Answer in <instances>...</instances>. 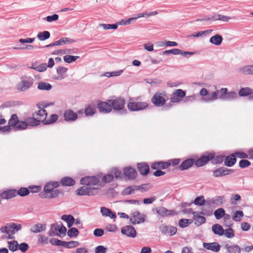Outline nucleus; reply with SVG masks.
Here are the masks:
<instances>
[{
    "instance_id": "5701e85b",
    "label": "nucleus",
    "mask_w": 253,
    "mask_h": 253,
    "mask_svg": "<svg viewBox=\"0 0 253 253\" xmlns=\"http://www.w3.org/2000/svg\"><path fill=\"white\" fill-rule=\"evenodd\" d=\"M33 116H34L39 122H45L46 121L45 119L47 117V113L45 110L44 109H41L38 111V112L35 113L33 114Z\"/></svg>"
},
{
    "instance_id": "412c9836",
    "label": "nucleus",
    "mask_w": 253,
    "mask_h": 253,
    "mask_svg": "<svg viewBox=\"0 0 253 253\" xmlns=\"http://www.w3.org/2000/svg\"><path fill=\"white\" fill-rule=\"evenodd\" d=\"M124 174L128 179H133L137 175V172L131 167H126L124 169Z\"/></svg>"
},
{
    "instance_id": "f8f14e48",
    "label": "nucleus",
    "mask_w": 253,
    "mask_h": 253,
    "mask_svg": "<svg viewBox=\"0 0 253 253\" xmlns=\"http://www.w3.org/2000/svg\"><path fill=\"white\" fill-rule=\"evenodd\" d=\"M192 209H189V211L192 213L193 215V220L194 223L197 226H200L206 222V218L201 215L204 214L203 212H198L197 211H192Z\"/></svg>"
},
{
    "instance_id": "cd10ccee",
    "label": "nucleus",
    "mask_w": 253,
    "mask_h": 253,
    "mask_svg": "<svg viewBox=\"0 0 253 253\" xmlns=\"http://www.w3.org/2000/svg\"><path fill=\"white\" fill-rule=\"evenodd\" d=\"M46 229V225L44 224L38 223L33 225L31 228L30 231L33 233H40Z\"/></svg>"
},
{
    "instance_id": "a878e982",
    "label": "nucleus",
    "mask_w": 253,
    "mask_h": 253,
    "mask_svg": "<svg viewBox=\"0 0 253 253\" xmlns=\"http://www.w3.org/2000/svg\"><path fill=\"white\" fill-rule=\"evenodd\" d=\"M100 212L103 216H108L111 219H114L116 217L115 213H113L110 209L106 207H101Z\"/></svg>"
},
{
    "instance_id": "e2e57ef3",
    "label": "nucleus",
    "mask_w": 253,
    "mask_h": 253,
    "mask_svg": "<svg viewBox=\"0 0 253 253\" xmlns=\"http://www.w3.org/2000/svg\"><path fill=\"white\" fill-rule=\"evenodd\" d=\"M59 16L56 14H54L51 16H47L46 17L43 18L44 20H45L46 21L48 22H52L54 21H56L58 19Z\"/></svg>"
},
{
    "instance_id": "8fccbe9b",
    "label": "nucleus",
    "mask_w": 253,
    "mask_h": 253,
    "mask_svg": "<svg viewBox=\"0 0 253 253\" xmlns=\"http://www.w3.org/2000/svg\"><path fill=\"white\" fill-rule=\"evenodd\" d=\"M193 220L188 219H181L179 221V226L181 228H185L192 223Z\"/></svg>"
},
{
    "instance_id": "052dcab7",
    "label": "nucleus",
    "mask_w": 253,
    "mask_h": 253,
    "mask_svg": "<svg viewBox=\"0 0 253 253\" xmlns=\"http://www.w3.org/2000/svg\"><path fill=\"white\" fill-rule=\"evenodd\" d=\"M48 242V239L44 235L41 234L38 236V242L43 245L47 244Z\"/></svg>"
},
{
    "instance_id": "39448f33",
    "label": "nucleus",
    "mask_w": 253,
    "mask_h": 253,
    "mask_svg": "<svg viewBox=\"0 0 253 253\" xmlns=\"http://www.w3.org/2000/svg\"><path fill=\"white\" fill-rule=\"evenodd\" d=\"M167 93L165 91H158L156 92L151 99L152 102L155 106L161 107L165 104L167 97Z\"/></svg>"
},
{
    "instance_id": "69168bd1",
    "label": "nucleus",
    "mask_w": 253,
    "mask_h": 253,
    "mask_svg": "<svg viewBox=\"0 0 253 253\" xmlns=\"http://www.w3.org/2000/svg\"><path fill=\"white\" fill-rule=\"evenodd\" d=\"M107 251V248L101 245L98 246L95 249V253H106Z\"/></svg>"
},
{
    "instance_id": "c85d7f7f",
    "label": "nucleus",
    "mask_w": 253,
    "mask_h": 253,
    "mask_svg": "<svg viewBox=\"0 0 253 253\" xmlns=\"http://www.w3.org/2000/svg\"><path fill=\"white\" fill-rule=\"evenodd\" d=\"M137 168L139 172L142 175H147L149 172V167L145 163L138 164Z\"/></svg>"
},
{
    "instance_id": "680f3d73",
    "label": "nucleus",
    "mask_w": 253,
    "mask_h": 253,
    "mask_svg": "<svg viewBox=\"0 0 253 253\" xmlns=\"http://www.w3.org/2000/svg\"><path fill=\"white\" fill-rule=\"evenodd\" d=\"M134 191H135L134 186H128L123 190V194L124 195H130L133 193Z\"/></svg>"
},
{
    "instance_id": "37998d69",
    "label": "nucleus",
    "mask_w": 253,
    "mask_h": 253,
    "mask_svg": "<svg viewBox=\"0 0 253 253\" xmlns=\"http://www.w3.org/2000/svg\"><path fill=\"white\" fill-rule=\"evenodd\" d=\"M51 88L52 86L50 84L45 82H40L38 85V88L40 90H49Z\"/></svg>"
},
{
    "instance_id": "bf43d9fd",
    "label": "nucleus",
    "mask_w": 253,
    "mask_h": 253,
    "mask_svg": "<svg viewBox=\"0 0 253 253\" xmlns=\"http://www.w3.org/2000/svg\"><path fill=\"white\" fill-rule=\"evenodd\" d=\"M58 118V116L56 114H52L50 115V119L46 120L45 122H44V124H50L54 123Z\"/></svg>"
},
{
    "instance_id": "864d4df0",
    "label": "nucleus",
    "mask_w": 253,
    "mask_h": 253,
    "mask_svg": "<svg viewBox=\"0 0 253 253\" xmlns=\"http://www.w3.org/2000/svg\"><path fill=\"white\" fill-rule=\"evenodd\" d=\"M78 56H72V55H65L63 57V59L65 62L70 63L75 61L76 60L79 58Z\"/></svg>"
},
{
    "instance_id": "f03ea898",
    "label": "nucleus",
    "mask_w": 253,
    "mask_h": 253,
    "mask_svg": "<svg viewBox=\"0 0 253 253\" xmlns=\"http://www.w3.org/2000/svg\"><path fill=\"white\" fill-rule=\"evenodd\" d=\"M8 126H9V131L10 130V127H12L15 130H22L25 129L26 124L23 122V121H19L18 117L16 114H12L8 122Z\"/></svg>"
},
{
    "instance_id": "4468645a",
    "label": "nucleus",
    "mask_w": 253,
    "mask_h": 253,
    "mask_svg": "<svg viewBox=\"0 0 253 253\" xmlns=\"http://www.w3.org/2000/svg\"><path fill=\"white\" fill-rule=\"evenodd\" d=\"M99 182V180L95 176H86L81 179V183L83 185H86L88 187L91 185H95Z\"/></svg>"
},
{
    "instance_id": "c756f323",
    "label": "nucleus",
    "mask_w": 253,
    "mask_h": 253,
    "mask_svg": "<svg viewBox=\"0 0 253 253\" xmlns=\"http://www.w3.org/2000/svg\"><path fill=\"white\" fill-rule=\"evenodd\" d=\"M194 163L193 159H189L183 161L179 166V169L181 170H185L191 167Z\"/></svg>"
},
{
    "instance_id": "6e6d98bb",
    "label": "nucleus",
    "mask_w": 253,
    "mask_h": 253,
    "mask_svg": "<svg viewBox=\"0 0 253 253\" xmlns=\"http://www.w3.org/2000/svg\"><path fill=\"white\" fill-rule=\"evenodd\" d=\"M223 235L228 238H232L235 236L234 230L231 228L225 230Z\"/></svg>"
},
{
    "instance_id": "2eb2a0df",
    "label": "nucleus",
    "mask_w": 253,
    "mask_h": 253,
    "mask_svg": "<svg viewBox=\"0 0 253 253\" xmlns=\"http://www.w3.org/2000/svg\"><path fill=\"white\" fill-rule=\"evenodd\" d=\"M160 230L163 234L172 236L176 233L177 228L174 226H168L163 224L160 226Z\"/></svg>"
},
{
    "instance_id": "a211bd4d",
    "label": "nucleus",
    "mask_w": 253,
    "mask_h": 253,
    "mask_svg": "<svg viewBox=\"0 0 253 253\" xmlns=\"http://www.w3.org/2000/svg\"><path fill=\"white\" fill-rule=\"evenodd\" d=\"M97 108L99 111L103 113H108L112 111V107L110 103L101 102L98 103Z\"/></svg>"
},
{
    "instance_id": "20e7f679",
    "label": "nucleus",
    "mask_w": 253,
    "mask_h": 253,
    "mask_svg": "<svg viewBox=\"0 0 253 253\" xmlns=\"http://www.w3.org/2000/svg\"><path fill=\"white\" fill-rule=\"evenodd\" d=\"M34 80L30 77H23L21 81L17 84V89L22 92L25 91L32 86Z\"/></svg>"
},
{
    "instance_id": "13d9d810",
    "label": "nucleus",
    "mask_w": 253,
    "mask_h": 253,
    "mask_svg": "<svg viewBox=\"0 0 253 253\" xmlns=\"http://www.w3.org/2000/svg\"><path fill=\"white\" fill-rule=\"evenodd\" d=\"M67 234L71 238L76 237L79 234V231L76 228H71L68 230Z\"/></svg>"
},
{
    "instance_id": "a18cd8bd",
    "label": "nucleus",
    "mask_w": 253,
    "mask_h": 253,
    "mask_svg": "<svg viewBox=\"0 0 253 253\" xmlns=\"http://www.w3.org/2000/svg\"><path fill=\"white\" fill-rule=\"evenodd\" d=\"M67 70L68 69L64 67H59L57 68V73L59 75V79L60 80L65 78V74L67 72Z\"/></svg>"
},
{
    "instance_id": "2f4dec72",
    "label": "nucleus",
    "mask_w": 253,
    "mask_h": 253,
    "mask_svg": "<svg viewBox=\"0 0 253 253\" xmlns=\"http://www.w3.org/2000/svg\"><path fill=\"white\" fill-rule=\"evenodd\" d=\"M59 185L58 182H49L47 183L44 187V191L47 194L54 189L57 188Z\"/></svg>"
},
{
    "instance_id": "49530a36",
    "label": "nucleus",
    "mask_w": 253,
    "mask_h": 253,
    "mask_svg": "<svg viewBox=\"0 0 253 253\" xmlns=\"http://www.w3.org/2000/svg\"><path fill=\"white\" fill-rule=\"evenodd\" d=\"M226 171L224 170V168L221 167L213 171V175L214 177H218L219 176H222L226 175Z\"/></svg>"
},
{
    "instance_id": "c03bdc74",
    "label": "nucleus",
    "mask_w": 253,
    "mask_h": 253,
    "mask_svg": "<svg viewBox=\"0 0 253 253\" xmlns=\"http://www.w3.org/2000/svg\"><path fill=\"white\" fill-rule=\"evenodd\" d=\"M252 89L249 87H243L240 89L239 95L240 96H245L251 94L252 93Z\"/></svg>"
},
{
    "instance_id": "6e6552de",
    "label": "nucleus",
    "mask_w": 253,
    "mask_h": 253,
    "mask_svg": "<svg viewBox=\"0 0 253 253\" xmlns=\"http://www.w3.org/2000/svg\"><path fill=\"white\" fill-rule=\"evenodd\" d=\"M221 94L219 96V99L221 100H232L237 98L238 95L235 91L227 92V88H221Z\"/></svg>"
},
{
    "instance_id": "4c0bfd02",
    "label": "nucleus",
    "mask_w": 253,
    "mask_h": 253,
    "mask_svg": "<svg viewBox=\"0 0 253 253\" xmlns=\"http://www.w3.org/2000/svg\"><path fill=\"white\" fill-rule=\"evenodd\" d=\"M61 183L64 186H70L74 185L75 183V180L70 177H65L61 180Z\"/></svg>"
},
{
    "instance_id": "aec40b11",
    "label": "nucleus",
    "mask_w": 253,
    "mask_h": 253,
    "mask_svg": "<svg viewBox=\"0 0 253 253\" xmlns=\"http://www.w3.org/2000/svg\"><path fill=\"white\" fill-rule=\"evenodd\" d=\"M203 247L205 249L214 252H218L220 248L219 244L217 242H212L210 243H204Z\"/></svg>"
},
{
    "instance_id": "c9c22d12",
    "label": "nucleus",
    "mask_w": 253,
    "mask_h": 253,
    "mask_svg": "<svg viewBox=\"0 0 253 253\" xmlns=\"http://www.w3.org/2000/svg\"><path fill=\"white\" fill-rule=\"evenodd\" d=\"M61 219L67 222L68 227H71L75 222V219L71 215H63L62 216Z\"/></svg>"
},
{
    "instance_id": "de8ad7c7",
    "label": "nucleus",
    "mask_w": 253,
    "mask_h": 253,
    "mask_svg": "<svg viewBox=\"0 0 253 253\" xmlns=\"http://www.w3.org/2000/svg\"><path fill=\"white\" fill-rule=\"evenodd\" d=\"M182 53V50L178 48H173L170 50H166L164 51L162 54L163 55L172 54L173 55H178Z\"/></svg>"
},
{
    "instance_id": "5fc2aeb1",
    "label": "nucleus",
    "mask_w": 253,
    "mask_h": 253,
    "mask_svg": "<svg viewBox=\"0 0 253 253\" xmlns=\"http://www.w3.org/2000/svg\"><path fill=\"white\" fill-rule=\"evenodd\" d=\"M95 108L94 107L89 106L84 110V113L86 116H91L95 113Z\"/></svg>"
},
{
    "instance_id": "7ed1b4c3",
    "label": "nucleus",
    "mask_w": 253,
    "mask_h": 253,
    "mask_svg": "<svg viewBox=\"0 0 253 253\" xmlns=\"http://www.w3.org/2000/svg\"><path fill=\"white\" fill-rule=\"evenodd\" d=\"M66 230V227L61 222H60L51 224L48 234L50 236H64L65 235Z\"/></svg>"
},
{
    "instance_id": "f257e3e1",
    "label": "nucleus",
    "mask_w": 253,
    "mask_h": 253,
    "mask_svg": "<svg viewBox=\"0 0 253 253\" xmlns=\"http://www.w3.org/2000/svg\"><path fill=\"white\" fill-rule=\"evenodd\" d=\"M21 229V225L14 223H7L5 226L0 228V231L2 233L8 235V239H12V236Z\"/></svg>"
},
{
    "instance_id": "09e8293b",
    "label": "nucleus",
    "mask_w": 253,
    "mask_h": 253,
    "mask_svg": "<svg viewBox=\"0 0 253 253\" xmlns=\"http://www.w3.org/2000/svg\"><path fill=\"white\" fill-rule=\"evenodd\" d=\"M244 216L243 212L241 211H235L232 216L233 219L236 222L241 221L242 218Z\"/></svg>"
},
{
    "instance_id": "4d7b16f0",
    "label": "nucleus",
    "mask_w": 253,
    "mask_h": 253,
    "mask_svg": "<svg viewBox=\"0 0 253 253\" xmlns=\"http://www.w3.org/2000/svg\"><path fill=\"white\" fill-rule=\"evenodd\" d=\"M205 200L203 196L197 197L194 200V203L197 206H202L204 204Z\"/></svg>"
},
{
    "instance_id": "1a4fd4ad",
    "label": "nucleus",
    "mask_w": 253,
    "mask_h": 253,
    "mask_svg": "<svg viewBox=\"0 0 253 253\" xmlns=\"http://www.w3.org/2000/svg\"><path fill=\"white\" fill-rule=\"evenodd\" d=\"M96 189L95 187H88L85 185L78 189L77 195L79 196H92L96 194Z\"/></svg>"
},
{
    "instance_id": "0eeeda50",
    "label": "nucleus",
    "mask_w": 253,
    "mask_h": 253,
    "mask_svg": "<svg viewBox=\"0 0 253 253\" xmlns=\"http://www.w3.org/2000/svg\"><path fill=\"white\" fill-rule=\"evenodd\" d=\"M146 215L138 211L132 212L130 217V221L133 224H140L145 221Z\"/></svg>"
},
{
    "instance_id": "393cba45",
    "label": "nucleus",
    "mask_w": 253,
    "mask_h": 253,
    "mask_svg": "<svg viewBox=\"0 0 253 253\" xmlns=\"http://www.w3.org/2000/svg\"><path fill=\"white\" fill-rule=\"evenodd\" d=\"M240 73L247 75H253V65H244L238 69Z\"/></svg>"
},
{
    "instance_id": "ea45409f",
    "label": "nucleus",
    "mask_w": 253,
    "mask_h": 253,
    "mask_svg": "<svg viewBox=\"0 0 253 253\" xmlns=\"http://www.w3.org/2000/svg\"><path fill=\"white\" fill-rule=\"evenodd\" d=\"M75 42V41L69 38H63L55 42V44L57 45H64L65 44L72 43Z\"/></svg>"
},
{
    "instance_id": "423d86ee",
    "label": "nucleus",
    "mask_w": 253,
    "mask_h": 253,
    "mask_svg": "<svg viewBox=\"0 0 253 253\" xmlns=\"http://www.w3.org/2000/svg\"><path fill=\"white\" fill-rule=\"evenodd\" d=\"M148 107L146 102H131L127 104V108L131 111L143 110Z\"/></svg>"
},
{
    "instance_id": "bb28decb",
    "label": "nucleus",
    "mask_w": 253,
    "mask_h": 253,
    "mask_svg": "<svg viewBox=\"0 0 253 253\" xmlns=\"http://www.w3.org/2000/svg\"><path fill=\"white\" fill-rule=\"evenodd\" d=\"M170 166V163L168 162H157L152 164V169H165L168 168Z\"/></svg>"
},
{
    "instance_id": "473e14b6",
    "label": "nucleus",
    "mask_w": 253,
    "mask_h": 253,
    "mask_svg": "<svg viewBox=\"0 0 253 253\" xmlns=\"http://www.w3.org/2000/svg\"><path fill=\"white\" fill-rule=\"evenodd\" d=\"M223 41V38L219 34H216L211 37L210 42L215 45H219L221 44Z\"/></svg>"
},
{
    "instance_id": "4be33fe9",
    "label": "nucleus",
    "mask_w": 253,
    "mask_h": 253,
    "mask_svg": "<svg viewBox=\"0 0 253 253\" xmlns=\"http://www.w3.org/2000/svg\"><path fill=\"white\" fill-rule=\"evenodd\" d=\"M23 122L26 124L25 129L27 128L28 126H36L40 124L39 121H38L34 116L33 117H28L26 118Z\"/></svg>"
},
{
    "instance_id": "6ab92c4d",
    "label": "nucleus",
    "mask_w": 253,
    "mask_h": 253,
    "mask_svg": "<svg viewBox=\"0 0 253 253\" xmlns=\"http://www.w3.org/2000/svg\"><path fill=\"white\" fill-rule=\"evenodd\" d=\"M64 118L66 121H75L78 119V115L71 110H67L64 113Z\"/></svg>"
},
{
    "instance_id": "b1692460",
    "label": "nucleus",
    "mask_w": 253,
    "mask_h": 253,
    "mask_svg": "<svg viewBox=\"0 0 253 253\" xmlns=\"http://www.w3.org/2000/svg\"><path fill=\"white\" fill-rule=\"evenodd\" d=\"M17 195L16 190L11 189L3 192L0 194V197L3 199H9L15 197Z\"/></svg>"
},
{
    "instance_id": "338daca9",
    "label": "nucleus",
    "mask_w": 253,
    "mask_h": 253,
    "mask_svg": "<svg viewBox=\"0 0 253 253\" xmlns=\"http://www.w3.org/2000/svg\"><path fill=\"white\" fill-rule=\"evenodd\" d=\"M156 211L159 214L162 216H165L167 215L168 211L164 207H160L156 209Z\"/></svg>"
},
{
    "instance_id": "f704fd0d",
    "label": "nucleus",
    "mask_w": 253,
    "mask_h": 253,
    "mask_svg": "<svg viewBox=\"0 0 253 253\" xmlns=\"http://www.w3.org/2000/svg\"><path fill=\"white\" fill-rule=\"evenodd\" d=\"M212 231L215 235L218 236H222L224 233V230L222 227L218 224H215L212 226Z\"/></svg>"
},
{
    "instance_id": "9b49d317",
    "label": "nucleus",
    "mask_w": 253,
    "mask_h": 253,
    "mask_svg": "<svg viewBox=\"0 0 253 253\" xmlns=\"http://www.w3.org/2000/svg\"><path fill=\"white\" fill-rule=\"evenodd\" d=\"M112 109L115 110H122L124 109L125 104V100L122 97H119L114 100H109Z\"/></svg>"
},
{
    "instance_id": "7c9ffc66",
    "label": "nucleus",
    "mask_w": 253,
    "mask_h": 253,
    "mask_svg": "<svg viewBox=\"0 0 253 253\" xmlns=\"http://www.w3.org/2000/svg\"><path fill=\"white\" fill-rule=\"evenodd\" d=\"M225 201L224 197L223 196H216L210 200V204L216 206H221Z\"/></svg>"
},
{
    "instance_id": "58836bf2",
    "label": "nucleus",
    "mask_w": 253,
    "mask_h": 253,
    "mask_svg": "<svg viewBox=\"0 0 253 253\" xmlns=\"http://www.w3.org/2000/svg\"><path fill=\"white\" fill-rule=\"evenodd\" d=\"M217 92L211 91L210 93H208L207 97L203 99L205 102H211L214 101L217 99H219V96L217 95Z\"/></svg>"
},
{
    "instance_id": "9d476101",
    "label": "nucleus",
    "mask_w": 253,
    "mask_h": 253,
    "mask_svg": "<svg viewBox=\"0 0 253 253\" xmlns=\"http://www.w3.org/2000/svg\"><path fill=\"white\" fill-rule=\"evenodd\" d=\"M185 95V92L182 89H176L171 94L170 101L172 103H179L182 100Z\"/></svg>"
},
{
    "instance_id": "72a5a7b5",
    "label": "nucleus",
    "mask_w": 253,
    "mask_h": 253,
    "mask_svg": "<svg viewBox=\"0 0 253 253\" xmlns=\"http://www.w3.org/2000/svg\"><path fill=\"white\" fill-rule=\"evenodd\" d=\"M224 248L227 250L228 253H241V249L238 245L226 244Z\"/></svg>"
},
{
    "instance_id": "e433bc0d",
    "label": "nucleus",
    "mask_w": 253,
    "mask_h": 253,
    "mask_svg": "<svg viewBox=\"0 0 253 253\" xmlns=\"http://www.w3.org/2000/svg\"><path fill=\"white\" fill-rule=\"evenodd\" d=\"M236 159L234 154L231 155L230 156L226 157L224 161V165L227 167H232L236 163Z\"/></svg>"
},
{
    "instance_id": "774afa93",
    "label": "nucleus",
    "mask_w": 253,
    "mask_h": 253,
    "mask_svg": "<svg viewBox=\"0 0 253 253\" xmlns=\"http://www.w3.org/2000/svg\"><path fill=\"white\" fill-rule=\"evenodd\" d=\"M33 69L39 71V72H43L46 70L47 69V65L46 64H41L39 65V66L35 67H32Z\"/></svg>"
},
{
    "instance_id": "a19ab883",
    "label": "nucleus",
    "mask_w": 253,
    "mask_h": 253,
    "mask_svg": "<svg viewBox=\"0 0 253 253\" xmlns=\"http://www.w3.org/2000/svg\"><path fill=\"white\" fill-rule=\"evenodd\" d=\"M8 248L11 252H15L18 250L19 244L17 241L13 240L8 241Z\"/></svg>"
},
{
    "instance_id": "3c124183",
    "label": "nucleus",
    "mask_w": 253,
    "mask_h": 253,
    "mask_svg": "<svg viewBox=\"0 0 253 253\" xmlns=\"http://www.w3.org/2000/svg\"><path fill=\"white\" fill-rule=\"evenodd\" d=\"M99 26L101 27L105 30L109 29L115 30L117 29L118 26L117 24H100Z\"/></svg>"
},
{
    "instance_id": "603ef678",
    "label": "nucleus",
    "mask_w": 253,
    "mask_h": 253,
    "mask_svg": "<svg viewBox=\"0 0 253 253\" xmlns=\"http://www.w3.org/2000/svg\"><path fill=\"white\" fill-rule=\"evenodd\" d=\"M225 210L223 208H219L214 212V215L216 219H221L224 215Z\"/></svg>"
},
{
    "instance_id": "dca6fc26",
    "label": "nucleus",
    "mask_w": 253,
    "mask_h": 253,
    "mask_svg": "<svg viewBox=\"0 0 253 253\" xmlns=\"http://www.w3.org/2000/svg\"><path fill=\"white\" fill-rule=\"evenodd\" d=\"M231 18L227 16L221 15V14H216L211 17H209L203 19H197L196 20V21H205L210 20H220L223 22H228Z\"/></svg>"
},
{
    "instance_id": "0e129e2a",
    "label": "nucleus",
    "mask_w": 253,
    "mask_h": 253,
    "mask_svg": "<svg viewBox=\"0 0 253 253\" xmlns=\"http://www.w3.org/2000/svg\"><path fill=\"white\" fill-rule=\"evenodd\" d=\"M17 195H19L21 196H25L28 195L30 192L27 188H21L18 191H17Z\"/></svg>"
},
{
    "instance_id": "f3484780",
    "label": "nucleus",
    "mask_w": 253,
    "mask_h": 253,
    "mask_svg": "<svg viewBox=\"0 0 253 253\" xmlns=\"http://www.w3.org/2000/svg\"><path fill=\"white\" fill-rule=\"evenodd\" d=\"M121 232L123 234L131 237H135L136 235V231L135 228L130 225L126 226L122 228Z\"/></svg>"
},
{
    "instance_id": "ddd939ff",
    "label": "nucleus",
    "mask_w": 253,
    "mask_h": 253,
    "mask_svg": "<svg viewBox=\"0 0 253 253\" xmlns=\"http://www.w3.org/2000/svg\"><path fill=\"white\" fill-rule=\"evenodd\" d=\"M214 158V154L212 153L208 154L207 155H204L197 159L195 164L197 167H202L207 163L210 160Z\"/></svg>"
},
{
    "instance_id": "79ce46f5",
    "label": "nucleus",
    "mask_w": 253,
    "mask_h": 253,
    "mask_svg": "<svg viewBox=\"0 0 253 253\" xmlns=\"http://www.w3.org/2000/svg\"><path fill=\"white\" fill-rule=\"evenodd\" d=\"M50 37V33L48 31H45L38 33L37 38L41 41H43L48 39Z\"/></svg>"
}]
</instances>
